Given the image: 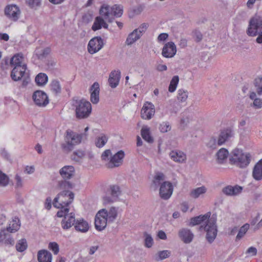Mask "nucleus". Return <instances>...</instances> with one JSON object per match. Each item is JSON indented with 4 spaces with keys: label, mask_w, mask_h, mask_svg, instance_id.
Masks as SVG:
<instances>
[{
    "label": "nucleus",
    "mask_w": 262,
    "mask_h": 262,
    "mask_svg": "<svg viewBox=\"0 0 262 262\" xmlns=\"http://www.w3.org/2000/svg\"><path fill=\"white\" fill-rule=\"evenodd\" d=\"M178 235L179 239L184 244L191 243L194 237L193 232L187 228H182L178 231Z\"/></svg>",
    "instance_id": "ddd939ff"
},
{
    "label": "nucleus",
    "mask_w": 262,
    "mask_h": 262,
    "mask_svg": "<svg viewBox=\"0 0 262 262\" xmlns=\"http://www.w3.org/2000/svg\"><path fill=\"white\" fill-rule=\"evenodd\" d=\"M141 36V35H140L136 30H134L128 35L126 40V43L127 45H131L138 40Z\"/></svg>",
    "instance_id": "c9c22d12"
},
{
    "label": "nucleus",
    "mask_w": 262,
    "mask_h": 262,
    "mask_svg": "<svg viewBox=\"0 0 262 262\" xmlns=\"http://www.w3.org/2000/svg\"><path fill=\"white\" fill-rule=\"evenodd\" d=\"M178 99L181 102H185L188 98V92L183 89H180L178 92Z\"/></svg>",
    "instance_id": "09e8293b"
},
{
    "label": "nucleus",
    "mask_w": 262,
    "mask_h": 262,
    "mask_svg": "<svg viewBox=\"0 0 262 262\" xmlns=\"http://www.w3.org/2000/svg\"><path fill=\"white\" fill-rule=\"evenodd\" d=\"M232 136V131L230 129L222 130L217 138L219 145H223Z\"/></svg>",
    "instance_id": "cd10ccee"
},
{
    "label": "nucleus",
    "mask_w": 262,
    "mask_h": 262,
    "mask_svg": "<svg viewBox=\"0 0 262 262\" xmlns=\"http://www.w3.org/2000/svg\"><path fill=\"white\" fill-rule=\"evenodd\" d=\"M124 157L123 151L120 150L112 156L110 149H106L103 151L101 156L102 161L108 168H113L120 166L123 163Z\"/></svg>",
    "instance_id": "7ed1b4c3"
},
{
    "label": "nucleus",
    "mask_w": 262,
    "mask_h": 262,
    "mask_svg": "<svg viewBox=\"0 0 262 262\" xmlns=\"http://www.w3.org/2000/svg\"><path fill=\"white\" fill-rule=\"evenodd\" d=\"M108 138L104 135H100L95 141V144L97 147L100 148L103 147L107 142Z\"/></svg>",
    "instance_id": "79ce46f5"
},
{
    "label": "nucleus",
    "mask_w": 262,
    "mask_h": 262,
    "mask_svg": "<svg viewBox=\"0 0 262 262\" xmlns=\"http://www.w3.org/2000/svg\"><path fill=\"white\" fill-rule=\"evenodd\" d=\"M210 213H207L203 215H199L191 219L189 225L194 226L201 224V228H203L206 233V237L209 243H212L217 235V227L215 221L210 218Z\"/></svg>",
    "instance_id": "f257e3e1"
},
{
    "label": "nucleus",
    "mask_w": 262,
    "mask_h": 262,
    "mask_svg": "<svg viewBox=\"0 0 262 262\" xmlns=\"http://www.w3.org/2000/svg\"><path fill=\"white\" fill-rule=\"evenodd\" d=\"M229 156V152L226 148H221L216 154V161L217 163L224 164Z\"/></svg>",
    "instance_id": "c756f323"
},
{
    "label": "nucleus",
    "mask_w": 262,
    "mask_h": 262,
    "mask_svg": "<svg viewBox=\"0 0 262 262\" xmlns=\"http://www.w3.org/2000/svg\"><path fill=\"white\" fill-rule=\"evenodd\" d=\"M177 53L176 46L173 42L169 41L163 47L162 55L165 58H172Z\"/></svg>",
    "instance_id": "f3484780"
},
{
    "label": "nucleus",
    "mask_w": 262,
    "mask_h": 262,
    "mask_svg": "<svg viewBox=\"0 0 262 262\" xmlns=\"http://www.w3.org/2000/svg\"><path fill=\"white\" fill-rule=\"evenodd\" d=\"M112 7L114 17H120L123 14V7L121 5H115Z\"/></svg>",
    "instance_id": "c03bdc74"
},
{
    "label": "nucleus",
    "mask_w": 262,
    "mask_h": 262,
    "mask_svg": "<svg viewBox=\"0 0 262 262\" xmlns=\"http://www.w3.org/2000/svg\"><path fill=\"white\" fill-rule=\"evenodd\" d=\"M253 106L256 108H260L262 107V99L260 98H256L253 100Z\"/></svg>",
    "instance_id": "052dcab7"
},
{
    "label": "nucleus",
    "mask_w": 262,
    "mask_h": 262,
    "mask_svg": "<svg viewBox=\"0 0 262 262\" xmlns=\"http://www.w3.org/2000/svg\"><path fill=\"white\" fill-rule=\"evenodd\" d=\"M168 37V34L166 33H162L159 35L157 40L158 41H165Z\"/></svg>",
    "instance_id": "0e129e2a"
},
{
    "label": "nucleus",
    "mask_w": 262,
    "mask_h": 262,
    "mask_svg": "<svg viewBox=\"0 0 262 262\" xmlns=\"http://www.w3.org/2000/svg\"><path fill=\"white\" fill-rule=\"evenodd\" d=\"M90 91L91 93V101L93 104H97L99 101L100 88L99 83L97 82H94L91 86Z\"/></svg>",
    "instance_id": "412c9836"
},
{
    "label": "nucleus",
    "mask_w": 262,
    "mask_h": 262,
    "mask_svg": "<svg viewBox=\"0 0 262 262\" xmlns=\"http://www.w3.org/2000/svg\"><path fill=\"white\" fill-rule=\"evenodd\" d=\"M99 246L98 245L92 246L89 248V254L90 255L94 254L98 249Z\"/></svg>",
    "instance_id": "69168bd1"
},
{
    "label": "nucleus",
    "mask_w": 262,
    "mask_h": 262,
    "mask_svg": "<svg viewBox=\"0 0 262 262\" xmlns=\"http://www.w3.org/2000/svg\"><path fill=\"white\" fill-rule=\"evenodd\" d=\"M171 125L167 121L162 122L159 126V130L161 133H165L171 129Z\"/></svg>",
    "instance_id": "603ef678"
},
{
    "label": "nucleus",
    "mask_w": 262,
    "mask_h": 262,
    "mask_svg": "<svg viewBox=\"0 0 262 262\" xmlns=\"http://www.w3.org/2000/svg\"><path fill=\"white\" fill-rule=\"evenodd\" d=\"M165 180V175L160 172L156 173L155 175L153 177L151 187L157 189L160 185H161Z\"/></svg>",
    "instance_id": "7c9ffc66"
},
{
    "label": "nucleus",
    "mask_w": 262,
    "mask_h": 262,
    "mask_svg": "<svg viewBox=\"0 0 262 262\" xmlns=\"http://www.w3.org/2000/svg\"><path fill=\"white\" fill-rule=\"evenodd\" d=\"M86 156L85 151L82 149H78L74 151L71 156V158L73 161L79 162Z\"/></svg>",
    "instance_id": "f704fd0d"
},
{
    "label": "nucleus",
    "mask_w": 262,
    "mask_h": 262,
    "mask_svg": "<svg viewBox=\"0 0 262 262\" xmlns=\"http://www.w3.org/2000/svg\"><path fill=\"white\" fill-rule=\"evenodd\" d=\"M28 247L27 241L25 238H22L18 240L15 245L17 251L22 252L25 251Z\"/></svg>",
    "instance_id": "4c0bfd02"
},
{
    "label": "nucleus",
    "mask_w": 262,
    "mask_h": 262,
    "mask_svg": "<svg viewBox=\"0 0 262 262\" xmlns=\"http://www.w3.org/2000/svg\"><path fill=\"white\" fill-rule=\"evenodd\" d=\"M4 241L5 245L13 246L14 244V239L12 237L6 238L5 230H2L0 232V242Z\"/></svg>",
    "instance_id": "a19ab883"
},
{
    "label": "nucleus",
    "mask_w": 262,
    "mask_h": 262,
    "mask_svg": "<svg viewBox=\"0 0 262 262\" xmlns=\"http://www.w3.org/2000/svg\"><path fill=\"white\" fill-rule=\"evenodd\" d=\"M141 136L142 138L147 142H152L153 139L150 134L149 128L147 126H144L141 129Z\"/></svg>",
    "instance_id": "58836bf2"
},
{
    "label": "nucleus",
    "mask_w": 262,
    "mask_h": 262,
    "mask_svg": "<svg viewBox=\"0 0 262 262\" xmlns=\"http://www.w3.org/2000/svg\"><path fill=\"white\" fill-rule=\"evenodd\" d=\"M82 136L71 130L66 132L64 142L61 144L63 150L66 152L71 151L75 146L81 142Z\"/></svg>",
    "instance_id": "20e7f679"
},
{
    "label": "nucleus",
    "mask_w": 262,
    "mask_h": 262,
    "mask_svg": "<svg viewBox=\"0 0 262 262\" xmlns=\"http://www.w3.org/2000/svg\"><path fill=\"white\" fill-rule=\"evenodd\" d=\"M109 193L111 195L117 199L120 194V190L119 187L117 185L111 186L110 187Z\"/></svg>",
    "instance_id": "de8ad7c7"
},
{
    "label": "nucleus",
    "mask_w": 262,
    "mask_h": 262,
    "mask_svg": "<svg viewBox=\"0 0 262 262\" xmlns=\"http://www.w3.org/2000/svg\"><path fill=\"white\" fill-rule=\"evenodd\" d=\"M15 185L17 187H21L23 185V181L20 176L16 175L15 177Z\"/></svg>",
    "instance_id": "680f3d73"
},
{
    "label": "nucleus",
    "mask_w": 262,
    "mask_h": 262,
    "mask_svg": "<svg viewBox=\"0 0 262 262\" xmlns=\"http://www.w3.org/2000/svg\"><path fill=\"white\" fill-rule=\"evenodd\" d=\"M20 227V222L19 219L14 217L9 222L6 230L11 233H14L18 230Z\"/></svg>",
    "instance_id": "bb28decb"
},
{
    "label": "nucleus",
    "mask_w": 262,
    "mask_h": 262,
    "mask_svg": "<svg viewBox=\"0 0 262 262\" xmlns=\"http://www.w3.org/2000/svg\"><path fill=\"white\" fill-rule=\"evenodd\" d=\"M100 16L95 18L92 29L93 31L100 29L101 28L107 29V23H111L114 19L113 14L112 7L107 5L101 6L100 11Z\"/></svg>",
    "instance_id": "f03ea898"
},
{
    "label": "nucleus",
    "mask_w": 262,
    "mask_h": 262,
    "mask_svg": "<svg viewBox=\"0 0 262 262\" xmlns=\"http://www.w3.org/2000/svg\"><path fill=\"white\" fill-rule=\"evenodd\" d=\"M74 194L70 191H63L54 199L53 205L60 210L69 208V205L73 201Z\"/></svg>",
    "instance_id": "423d86ee"
},
{
    "label": "nucleus",
    "mask_w": 262,
    "mask_h": 262,
    "mask_svg": "<svg viewBox=\"0 0 262 262\" xmlns=\"http://www.w3.org/2000/svg\"><path fill=\"white\" fill-rule=\"evenodd\" d=\"M247 34L251 36H255L258 34L256 42L262 43V18L261 17L255 16L250 19Z\"/></svg>",
    "instance_id": "0eeeda50"
},
{
    "label": "nucleus",
    "mask_w": 262,
    "mask_h": 262,
    "mask_svg": "<svg viewBox=\"0 0 262 262\" xmlns=\"http://www.w3.org/2000/svg\"><path fill=\"white\" fill-rule=\"evenodd\" d=\"M70 208H66L59 210L57 212V216L59 217H63L61 225L62 228L64 230H68L75 226L76 220H75V214L73 211H70Z\"/></svg>",
    "instance_id": "6e6552de"
},
{
    "label": "nucleus",
    "mask_w": 262,
    "mask_h": 262,
    "mask_svg": "<svg viewBox=\"0 0 262 262\" xmlns=\"http://www.w3.org/2000/svg\"><path fill=\"white\" fill-rule=\"evenodd\" d=\"M26 69L27 67L24 66L13 67L11 74L12 79L14 81L19 80L24 76Z\"/></svg>",
    "instance_id": "5701e85b"
},
{
    "label": "nucleus",
    "mask_w": 262,
    "mask_h": 262,
    "mask_svg": "<svg viewBox=\"0 0 262 262\" xmlns=\"http://www.w3.org/2000/svg\"><path fill=\"white\" fill-rule=\"evenodd\" d=\"M229 161L231 164L239 168H245L250 163L251 155L249 153L243 152L242 150L235 149L232 151Z\"/></svg>",
    "instance_id": "39448f33"
},
{
    "label": "nucleus",
    "mask_w": 262,
    "mask_h": 262,
    "mask_svg": "<svg viewBox=\"0 0 262 262\" xmlns=\"http://www.w3.org/2000/svg\"><path fill=\"white\" fill-rule=\"evenodd\" d=\"M51 91L54 95H57L60 94L61 92V86L59 81L57 80H53L50 84Z\"/></svg>",
    "instance_id": "72a5a7b5"
},
{
    "label": "nucleus",
    "mask_w": 262,
    "mask_h": 262,
    "mask_svg": "<svg viewBox=\"0 0 262 262\" xmlns=\"http://www.w3.org/2000/svg\"><path fill=\"white\" fill-rule=\"evenodd\" d=\"M107 223H108V221L105 218V216L103 215L100 210H99L96 214L95 219V226L96 229L98 231L104 230L106 227Z\"/></svg>",
    "instance_id": "a211bd4d"
},
{
    "label": "nucleus",
    "mask_w": 262,
    "mask_h": 262,
    "mask_svg": "<svg viewBox=\"0 0 262 262\" xmlns=\"http://www.w3.org/2000/svg\"><path fill=\"white\" fill-rule=\"evenodd\" d=\"M255 84L256 88V91L259 95L262 94V78H258L255 79Z\"/></svg>",
    "instance_id": "6e6d98bb"
},
{
    "label": "nucleus",
    "mask_w": 262,
    "mask_h": 262,
    "mask_svg": "<svg viewBox=\"0 0 262 262\" xmlns=\"http://www.w3.org/2000/svg\"><path fill=\"white\" fill-rule=\"evenodd\" d=\"M148 27V24L143 23L141 24L137 29L135 30L137 31V32L140 34V35H142V34L146 31V29Z\"/></svg>",
    "instance_id": "13d9d810"
},
{
    "label": "nucleus",
    "mask_w": 262,
    "mask_h": 262,
    "mask_svg": "<svg viewBox=\"0 0 262 262\" xmlns=\"http://www.w3.org/2000/svg\"><path fill=\"white\" fill-rule=\"evenodd\" d=\"M257 253V249L254 247H250L246 251L245 254L247 257H252L256 255Z\"/></svg>",
    "instance_id": "4d7b16f0"
},
{
    "label": "nucleus",
    "mask_w": 262,
    "mask_h": 262,
    "mask_svg": "<svg viewBox=\"0 0 262 262\" xmlns=\"http://www.w3.org/2000/svg\"><path fill=\"white\" fill-rule=\"evenodd\" d=\"M173 192L172 184L168 181H164L160 186L159 189L160 196L164 200H168Z\"/></svg>",
    "instance_id": "2eb2a0df"
},
{
    "label": "nucleus",
    "mask_w": 262,
    "mask_h": 262,
    "mask_svg": "<svg viewBox=\"0 0 262 262\" xmlns=\"http://www.w3.org/2000/svg\"><path fill=\"white\" fill-rule=\"evenodd\" d=\"M35 171V167L34 166H26L25 168L24 172L27 174H32Z\"/></svg>",
    "instance_id": "e2e57ef3"
},
{
    "label": "nucleus",
    "mask_w": 262,
    "mask_h": 262,
    "mask_svg": "<svg viewBox=\"0 0 262 262\" xmlns=\"http://www.w3.org/2000/svg\"><path fill=\"white\" fill-rule=\"evenodd\" d=\"M103 46V39L100 37H95L89 41L88 45V51L89 53L93 54L100 51Z\"/></svg>",
    "instance_id": "9b49d317"
},
{
    "label": "nucleus",
    "mask_w": 262,
    "mask_h": 262,
    "mask_svg": "<svg viewBox=\"0 0 262 262\" xmlns=\"http://www.w3.org/2000/svg\"><path fill=\"white\" fill-rule=\"evenodd\" d=\"M120 78V72L114 71L110 75L108 83L112 88H115L119 84Z\"/></svg>",
    "instance_id": "a878e982"
},
{
    "label": "nucleus",
    "mask_w": 262,
    "mask_h": 262,
    "mask_svg": "<svg viewBox=\"0 0 262 262\" xmlns=\"http://www.w3.org/2000/svg\"><path fill=\"white\" fill-rule=\"evenodd\" d=\"M5 14L10 20L16 21L20 17L21 11L16 5L11 4L6 7Z\"/></svg>",
    "instance_id": "9d476101"
},
{
    "label": "nucleus",
    "mask_w": 262,
    "mask_h": 262,
    "mask_svg": "<svg viewBox=\"0 0 262 262\" xmlns=\"http://www.w3.org/2000/svg\"><path fill=\"white\" fill-rule=\"evenodd\" d=\"M100 210L105 216L108 223H113L118 216L119 208L112 206L108 209L103 208Z\"/></svg>",
    "instance_id": "dca6fc26"
},
{
    "label": "nucleus",
    "mask_w": 262,
    "mask_h": 262,
    "mask_svg": "<svg viewBox=\"0 0 262 262\" xmlns=\"http://www.w3.org/2000/svg\"><path fill=\"white\" fill-rule=\"evenodd\" d=\"M249 224H245L242 227H241L238 231V233L236 237V240L241 239L245 235V234L249 229Z\"/></svg>",
    "instance_id": "a18cd8bd"
},
{
    "label": "nucleus",
    "mask_w": 262,
    "mask_h": 262,
    "mask_svg": "<svg viewBox=\"0 0 262 262\" xmlns=\"http://www.w3.org/2000/svg\"><path fill=\"white\" fill-rule=\"evenodd\" d=\"M207 146L211 149H215L220 145L218 143L217 138L212 137L208 141V143H207Z\"/></svg>",
    "instance_id": "5fc2aeb1"
},
{
    "label": "nucleus",
    "mask_w": 262,
    "mask_h": 262,
    "mask_svg": "<svg viewBox=\"0 0 262 262\" xmlns=\"http://www.w3.org/2000/svg\"><path fill=\"white\" fill-rule=\"evenodd\" d=\"M169 156L172 160L177 163H184L187 159L186 154L180 150H172L169 152Z\"/></svg>",
    "instance_id": "aec40b11"
},
{
    "label": "nucleus",
    "mask_w": 262,
    "mask_h": 262,
    "mask_svg": "<svg viewBox=\"0 0 262 262\" xmlns=\"http://www.w3.org/2000/svg\"><path fill=\"white\" fill-rule=\"evenodd\" d=\"M90 224L83 219H77L75 222L74 228L76 231L86 233L90 229Z\"/></svg>",
    "instance_id": "4be33fe9"
},
{
    "label": "nucleus",
    "mask_w": 262,
    "mask_h": 262,
    "mask_svg": "<svg viewBox=\"0 0 262 262\" xmlns=\"http://www.w3.org/2000/svg\"><path fill=\"white\" fill-rule=\"evenodd\" d=\"M32 99L35 104L40 107L46 106L49 103L47 95L42 91H36L34 92Z\"/></svg>",
    "instance_id": "f8f14e48"
},
{
    "label": "nucleus",
    "mask_w": 262,
    "mask_h": 262,
    "mask_svg": "<svg viewBox=\"0 0 262 262\" xmlns=\"http://www.w3.org/2000/svg\"><path fill=\"white\" fill-rule=\"evenodd\" d=\"M58 185L60 189L66 188L67 186L71 187V184L69 182L63 180L59 182Z\"/></svg>",
    "instance_id": "338daca9"
},
{
    "label": "nucleus",
    "mask_w": 262,
    "mask_h": 262,
    "mask_svg": "<svg viewBox=\"0 0 262 262\" xmlns=\"http://www.w3.org/2000/svg\"><path fill=\"white\" fill-rule=\"evenodd\" d=\"M252 175L256 180L262 179V159L255 165L252 172Z\"/></svg>",
    "instance_id": "473e14b6"
},
{
    "label": "nucleus",
    "mask_w": 262,
    "mask_h": 262,
    "mask_svg": "<svg viewBox=\"0 0 262 262\" xmlns=\"http://www.w3.org/2000/svg\"><path fill=\"white\" fill-rule=\"evenodd\" d=\"M155 108L154 105L150 102L144 103L141 111V117L145 120H150L155 115Z\"/></svg>",
    "instance_id": "4468645a"
},
{
    "label": "nucleus",
    "mask_w": 262,
    "mask_h": 262,
    "mask_svg": "<svg viewBox=\"0 0 262 262\" xmlns=\"http://www.w3.org/2000/svg\"><path fill=\"white\" fill-rule=\"evenodd\" d=\"M59 174L64 180H69L74 177L75 173V169L72 165H66L59 170Z\"/></svg>",
    "instance_id": "6ab92c4d"
},
{
    "label": "nucleus",
    "mask_w": 262,
    "mask_h": 262,
    "mask_svg": "<svg viewBox=\"0 0 262 262\" xmlns=\"http://www.w3.org/2000/svg\"><path fill=\"white\" fill-rule=\"evenodd\" d=\"M48 78L47 75L43 73H39L35 77V81L38 86H43L48 82Z\"/></svg>",
    "instance_id": "e433bc0d"
},
{
    "label": "nucleus",
    "mask_w": 262,
    "mask_h": 262,
    "mask_svg": "<svg viewBox=\"0 0 262 262\" xmlns=\"http://www.w3.org/2000/svg\"><path fill=\"white\" fill-rule=\"evenodd\" d=\"M9 183V178L4 173L0 171V186H6Z\"/></svg>",
    "instance_id": "864d4df0"
},
{
    "label": "nucleus",
    "mask_w": 262,
    "mask_h": 262,
    "mask_svg": "<svg viewBox=\"0 0 262 262\" xmlns=\"http://www.w3.org/2000/svg\"><path fill=\"white\" fill-rule=\"evenodd\" d=\"M38 262H52V254L45 250H39L37 253Z\"/></svg>",
    "instance_id": "c85d7f7f"
},
{
    "label": "nucleus",
    "mask_w": 262,
    "mask_h": 262,
    "mask_svg": "<svg viewBox=\"0 0 262 262\" xmlns=\"http://www.w3.org/2000/svg\"><path fill=\"white\" fill-rule=\"evenodd\" d=\"M171 252L169 250L159 251L156 255L155 259L156 261L162 260L170 256Z\"/></svg>",
    "instance_id": "ea45409f"
},
{
    "label": "nucleus",
    "mask_w": 262,
    "mask_h": 262,
    "mask_svg": "<svg viewBox=\"0 0 262 262\" xmlns=\"http://www.w3.org/2000/svg\"><path fill=\"white\" fill-rule=\"evenodd\" d=\"M179 81V78L178 76H174L172 77L168 87V91L170 93L174 92L178 86Z\"/></svg>",
    "instance_id": "37998d69"
},
{
    "label": "nucleus",
    "mask_w": 262,
    "mask_h": 262,
    "mask_svg": "<svg viewBox=\"0 0 262 262\" xmlns=\"http://www.w3.org/2000/svg\"><path fill=\"white\" fill-rule=\"evenodd\" d=\"M49 248L52 250L55 254H57L59 252L58 245L55 242L50 243L49 245Z\"/></svg>",
    "instance_id": "bf43d9fd"
},
{
    "label": "nucleus",
    "mask_w": 262,
    "mask_h": 262,
    "mask_svg": "<svg viewBox=\"0 0 262 262\" xmlns=\"http://www.w3.org/2000/svg\"><path fill=\"white\" fill-rule=\"evenodd\" d=\"M144 245L147 248H150L154 244V240L151 235L146 232L144 233Z\"/></svg>",
    "instance_id": "49530a36"
},
{
    "label": "nucleus",
    "mask_w": 262,
    "mask_h": 262,
    "mask_svg": "<svg viewBox=\"0 0 262 262\" xmlns=\"http://www.w3.org/2000/svg\"><path fill=\"white\" fill-rule=\"evenodd\" d=\"M92 111V106L90 102L84 100H80L76 107V115L79 119H84L88 117Z\"/></svg>",
    "instance_id": "1a4fd4ad"
},
{
    "label": "nucleus",
    "mask_w": 262,
    "mask_h": 262,
    "mask_svg": "<svg viewBox=\"0 0 262 262\" xmlns=\"http://www.w3.org/2000/svg\"><path fill=\"white\" fill-rule=\"evenodd\" d=\"M10 64L12 67L24 66L25 67H27L24 56L21 53L14 55L11 59Z\"/></svg>",
    "instance_id": "b1692460"
},
{
    "label": "nucleus",
    "mask_w": 262,
    "mask_h": 262,
    "mask_svg": "<svg viewBox=\"0 0 262 262\" xmlns=\"http://www.w3.org/2000/svg\"><path fill=\"white\" fill-rule=\"evenodd\" d=\"M207 191V188L204 186L196 187L190 191L189 196L190 198L194 199H196L199 198H202L206 193Z\"/></svg>",
    "instance_id": "393cba45"
},
{
    "label": "nucleus",
    "mask_w": 262,
    "mask_h": 262,
    "mask_svg": "<svg viewBox=\"0 0 262 262\" xmlns=\"http://www.w3.org/2000/svg\"><path fill=\"white\" fill-rule=\"evenodd\" d=\"M242 190V187L238 186H228L223 189V192L228 195H236L239 194Z\"/></svg>",
    "instance_id": "2f4dec72"
},
{
    "label": "nucleus",
    "mask_w": 262,
    "mask_h": 262,
    "mask_svg": "<svg viewBox=\"0 0 262 262\" xmlns=\"http://www.w3.org/2000/svg\"><path fill=\"white\" fill-rule=\"evenodd\" d=\"M52 199L51 198H47L45 203V207L46 209L49 210L52 206Z\"/></svg>",
    "instance_id": "774afa93"
},
{
    "label": "nucleus",
    "mask_w": 262,
    "mask_h": 262,
    "mask_svg": "<svg viewBox=\"0 0 262 262\" xmlns=\"http://www.w3.org/2000/svg\"><path fill=\"white\" fill-rule=\"evenodd\" d=\"M117 200V198L111 195L110 193L103 196L102 199L103 204L105 205L113 203L116 202Z\"/></svg>",
    "instance_id": "8fccbe9b"
},
{
    "label": "nucleus",
    "mask_w": 262,
    "mask_h": 262,
    "mask_svg": "<svg viewBox=\"0 0 262 262\" xmlns=\"http://www.w3.org/2000/svg\"><path fill=\"white\" fill-rule=\"evenodd\" d=\"M26 3L31 8L36 9L41 5V0H26Z\"/></svg>",
    "instance_id": "3c124183"
}]
</instances>
